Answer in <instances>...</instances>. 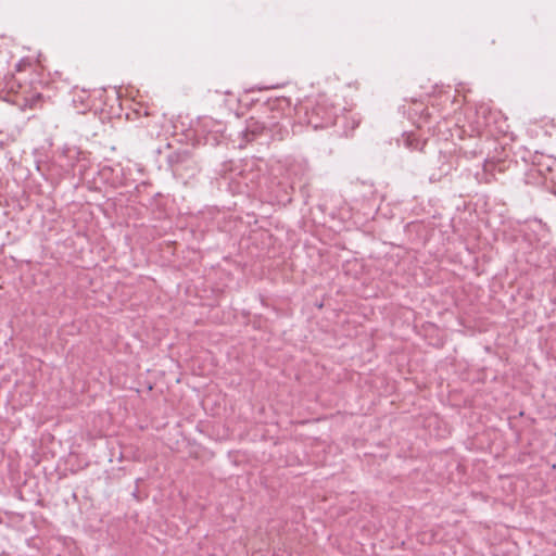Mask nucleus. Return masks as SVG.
<instances>
[{
  "instance_id": "1",
  "label": "nucleus",
  "mask_w": 556,
  "mask_h": 556,
  "mask_svg": "<svg viewBox=\"0 0 556 556\" xmlns=\"http://www.w3.org/2000/svg\"><path fill=\"white\" fill-rule=\"evenodd\" d=\"M340 111L341 109L336 106L330 99L319 96L305 103L303 122L314 129L327 128L337 123Z\"/></svg>"
},
{
  "instance_id": "2",
  "label": "nucleus",
  "mask_w": 556,
  "mask_h": 556,
  "mask_svg": "<svg viewBox=\"0 0 556 556\" xmlns=\"http://www.w3.org/2000/svg\"><path fill=\"white\" fill-rule=\"evenodd\" d=\"M241 134L245 142L254 141L264 134L273 140H283L289 130L285 125H280L279 121H265L262 116L258 118L252 116L247 121L245 128Z\"/></svg>"
},
{
  "instance_id": "3",
  "label": "nucleus",
  "mask_w": 556,
  "mask_h": 556,
  "mask_svg": "<svg viewBox=\"0 0 556 556\" xmlns=\"http://www.w3.org/2000/svg\"><path fill=\"white\" fill-rule=\"evenodd\" d=\"M530 175L541 178V182L553 188L556 193V157L543 153H534L531 161Z\"/></svg>"
},
{
  "instance_id": "4",
  "label": "nucleus",
  "mask_w": 556,
  "mask_h": 556,
  "mask_svg": "<svg viewBox=\"0 0 556 556\" xmlns=\"http://www.w3.org/2000/svg\"><path fill=\"white\" fill-rule=\"evenodd\" d=\"M292 111L291 102L287 98H275L268 100L263 105L262 117L265 121H279L280 125H285L287 128L290 125V113Z\"/></svg>"
},
{
  "instance_id": "5",
  "label": "nucleus",
  "mask_w": 556,
  "mask_h": 556,
  "mask_svg": "<svg viewBox=\"0 0 556 556\" xmlns=\"http://www.w3.org/2000/svg\"><path fill=\"white\" fill-rule=\"evenodd\" d=\"M84 152L76 146L64 144L61 149L59 160L61 166L71 170L81 160Z\"/></svg>"
},
{
  "instance_id": "6",
  "label": "nucleus",
  "mask_w": 556,
  "mask_h": 556,
  "mask_svg": "<svg viewBox=\"0 0 556 556\" xmlns=\"http://www.w3.org/2000/svg\"><path fill=\"white\" fill-rule=\"evenodd\" d=\"M166 162L169 168L176 173L182 167H188L193 160L188 149H178L167 154Z\"/></svg>"
},
{
  "instance_id": "7",
  "label": "nucleus",
  "mask_w": 556,
  "mask_h": 556,
  "mask_svg": "<svg viewBox=\"0 0 556 556\" xmlns=\"http://www.w3.org/2000/svg\"><path fill=\"white\" fill-rule=\"evenodd\" d=\"M495 166H496V164L493 161L486 160L483 164L482 172L476 174V179L478 180V182L491 184L495 179V176L492 173L494 170Z\"/></svg>"
},
{
  "instance_id": "8",
  "label": "nucleus",
  "mask_w": 556,
  "mask_h": 556,
  "mask_svg": "<svg viewBox=\"0 0 556 556\" xmlns=\"http://www.w3.org/2000/svg\"><path fill=\"white\" fill-rule=\"evenodd\" d=\"M405 144L407 148H409L412 150L422 151L426 143L425 142L420 143L417 139L412 138L410 136H407V138L405 139Z\"/></svg>"
},
{
  "instance_id": "9",
  "label": "nucleus",
  "mask_w": 556,
  "mask_h": 556,
  "mask_svg": "<svg viewBox=\"0 0 556 556\" xmlns=\"http://www.w3.org/2000/svg\"><path fill=\"white\" fill-rule=\"evenodd\" d=\"M88 99H89L88 92L86 90H81L80 94H78L77 97H76V94H74L73 102L79 101L83 106H88V104H87Z\"/></svg>"
},
{
  "instance_id": "10",
  "label": "nucleus",
  "mask_w": 556,
  "mask_h": 556,
  "mask_svg": "<svg viewBox=\"0 0 556 556\" xmlns=\"http://www.w3.org/2000/svg\"><path fill=\"white\" fill-rule=\"evenodd\" d=\"M41 99H42V96L40 93H36L27 99V103H28L29 108L35 109V108H37V104L39 101H41Z\"/></svg>"
},
{
  "instance_id": "11",
  "label": "nucleus",
  "mask_w": 556,
  "mask_h": 556,
  "mask_svg": "<svg viewBox=\"0 0 556 556\" xmlns=\"http://www.w3.org/2000/svg\"><path fill=\"white\" fill-rule=\"evenodd\" d=\"M430 115H431V114H430L429 110L427 109V110H426V116H427V117H429Z\"/></svg>"
}]
</instances>
